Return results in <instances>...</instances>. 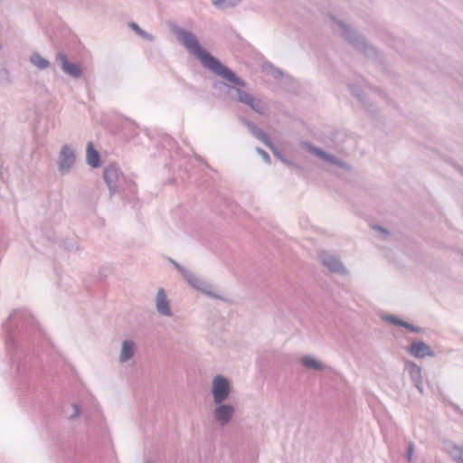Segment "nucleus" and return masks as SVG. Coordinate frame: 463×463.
<instances>
[{"label":"nucleus","instance_id":"nucleus-35","mask_svg":"<svg viewBox=\"0 0 463 463\" xmlns=\"http://www.w3.org/2000/svg\"><path fill=\"white\" fill-rule=\"evenodd\" d=\"M461 463H463V460H461Z\"/></svg>","mask_w":463,"mask_h":463},{"label":"nucleus","instance_id":"nucleus-24","mask_svg":"<svg viewBox=\"0 0 463 463\" xmlns=\"http://www.w3.org/2000/svg\"><path fill=\"white\" fill-rule=\"evenodd\" d=\"M349 88H350V90L352 91L353 95L355 96L363 105H365V102L364 100L363 92L360 90H358L356 87H354L353 85H349Z\"/></svg>","mask_w":463,"mask_h":463},{"label":"nucleus","instance_id":"nucleus-31","mask_svg":"<svg viewBox=\"0 0 463 463\" xmlns=\"http://www.w3.org/2000/svg\"><path fill=\"white\" fill-rule=\"evenodd\" d=\"M271 75H272L275 79H279V78H281V77H282L283 73H282V71H281L279 69L275 68V69H273V70H272V71H271Z\"/></svg>","mask_w":463,"mask_h":463},{"label":"nucleus","instance_id":"nucleus-26","mask_svg":"<svg viewBox=\"0 0 463 463\" xmlns=\"http://www.w3.org/2000/svg\"><path fill=\"white\" fill-rule=\"evenodd\" d=\"M256 152L262 157V159L265 161V163L269 164L270 163V156L261 147H256Z\"/></svg>","mask_w":463,"mask_h":463},{"label":"nucleus","instance_id":"nucleus-13","mask_svg":"<svg viewBox=\"0 0 463 463\" xmlns=\"http://www.w3.org/2000/svg\"><path fill=\"white\" fill-rule=\"evenodd\" d=\"M156 308L157 312L165 317H172L173 312L170 307V302L167 299L166 294L164 288H159L156 297Z\"/></svg>","mask_w":463,"mask_h":463},{"label":"nucleus","instance_id":"nucleus-17","mask_svg":"<svg viewBox=\"0 0 463 463\" xmlns=\"http://www.w3.org/2000/svg\"><path fill=\"white\" fill-rule=\"evenodd\" d=\"M87 162L92 167H98L100 162V156L99 152L93 147L91 142L88 143L87 146Z\"/></svg>","mask_w":463,"mask_h":463},{"label":"nucleus","instance_id":"nucleus-29","mask_svg":"<svg viewBox=\"0 0 463 463\" xmlns=\"http://www.w3.org/2000/svg\"><path fill=\"white\" fill-rule=\"evenodd\" d=\"M5 344H6L7 353L9 354V356H12V354H10V352H11V346L14 344V338L11 335H6Z\"/></svg>","mask_w":463,"mask_h":463},{"label":"nucleus","instance_id":"nucleus-20","mask_svg":"<svg viewBox=\"0 0 463 463\" xmlns=\"http://www.w3.org/2000/svg\"><path fill=\"white\" fill-rule=\"evenodd\" d=\"M449 453L457 463H461V460H463V448L451 445L449 448Z\"/></svg>","mask_w":463,"mask_h":463},{"label":"nucleus","instance_id":"nucleus-3","mask_svg":"<svg viewBox=\"0 0 463 463\" xmlns=\"http://www.w3.org/2000/svg\"><path fill=\"white\" fill-rule=\"evenodd\" d=\"M339 27L343 30L345 38L358 51L363 52L367 57H374L377 55V51L364 41V37L359 35L356 32L353 31L345 23L338 21Z\"/></svg>","mask_w":463,"mask_h":463},{"label":"nucleus","instance_id":"nucleus-23","mask_svg":"<svg viewBox=\"0 0 463 463\" xmlns=\"http://www.w3.org/2000/svg\"><path fill=\"white\" fill-rule=\"evenodd\" d=\"M11 82L9 71L6 69L0 70V83L9 84Z\"/></svg>","mask_w":463,"mask_h":463},{"label":"nucleus","instance_id":"nucleus-9","mask_svg":"<svg viewBox=\"0 0 463 463\" xmlns=\"http://www.w3.org/2000/svg\"><path fill=\"white\" fill-rule=\"evenodd\" d=\"M75 160L74 150L69 145H64L59 156V171L62 175L68 174L73 166Z\"/></svg>","mask_w":463,"mask_h":463},{"label":"nucleus","instance_id":"nucleus-1","mask_svg":"<svg viewBox=\"0 0 463 463\" xmlns=\"http://www.w3.org/2000/svg\"><path fill=\"white\" fill-rule=\"evenodd\" d=\"M172 33L177 37L178 41L194 55L200 60L202 65L207 68L215 75L237 86V100L249 106L258 114L264 115L266 105L259 99H256L241 88L245 87V81L241 79L234 71L223 65L217 58L213 57L199 44L195 35L189 31L180 28L176 25L171 27Z\"/></svg>","mask_w":463,"mask_h":463},{"label":"nucleus","instance_id":"nucleus-32","mask_svg":"<svg viewBox=\"0 0 463 463\" xmlns=\"http://www.w3.org/2000/svg\"><path fill=\"white\" fill-rule=\"evenodd\" d=\"M373 228L383 233L385 237L389 235L388 231L381 226H373Z\"/></svg>","mask_w":463,"mask_h":463},{"label":"nucleus","instance_id":"nucleus-11","mask_svg":"<svg viewBox=\"0 0 463 463\" xmlns=\"http://www.w3.org/2000/svg\"><path fill=\"white\" fill-rule=\"evenodd\" d=\"M321 263L326 267L331 272L339 274V275H346L347 270L343 265L340 259L336 256L330 254H321L319 256Z\"/></svg>","mask_w":463,"mask_h":463},{"label":"nucleus","instance_id":"nucleus-25","mask_svg":"<svg viewBox=\"0 0 463 463\" xmlns=\"http://www.w3.org/2000/svg\"><path fill=\"white\" fill-rule=\"evenodd\" d=\"M386 320L392 325H395L398 326H402V327H403V325L405 324V321L400 319L399 317H397L395 316H388L386 317Z\"/></svg>","mask_w":463,"mask_h":463},{"label":"nucleus","instance_id":"nucleus-27","mask_svg":"<svg viewBox=\"0 0 463 463\" xmlns=\"http://www.w3.org/2000/svg\"><path fill=\"white\" fill-rule=\"evenodd\" d=\"M403 327L407 328L410 332H412V333H420L422 331V329L420 327L416 326L412 324H410L406 321H405V324L403 325Z\"/></svg>","mask_w":463,"mask_h":463},{"label":"nucleus","instance_id":"nucleus-7","mask_svg":"<svg viewBox=\"0 0 463 463\" xmlns=\"http://www.w3.org/2000/svg\"><path fill=\"white\" fill-rule=\"evenodd\" d=\"M34 323L33 317L26 310H15L8 317L7 323L4 326L7 335H12L11 326L15 324L17 327L32 326Z\"/></svg>","mask_w":463,"mask_h":463},{"label":"nucleus","instance_id":"nucleus-21","mask_svg":"<svg viewBox=\"0 0 463 463\" xmlns=\"http://www.w3.org/2000/svg\"><path fill=\"white\" fill-rule=\"evenodd\" d=\"M129 25L138 35L142 36L149 42L154 41V36L141 29L136 23H130Z\"/></svg>","mask_w":463,"mask_h":463},{"label":"nucleus","instance_id":"nucleus-28","mask_svg":"<svg viewBox=\"0 0 463 463\" xmlns=\"http://www.w3.org/2000/svg\"><path fill=\"white\" fill-rule=\"evenodd\" d=\"M413 452H414V444L412 442H411L408 445L407 451H406V456H405L406 459L409 462H411L412 460Z\"/></svg>","mask_w":463,"mask_h":463},{"label":"nucleus","instance_id":"nucleus-22","mask_svg":"<svg viewBox=\"0 0 463 463\" xmlns=\"http://www.w3.org/2000/svg\"><path fill=\"white\" fill-rule=\"evenodd\" d=\"M216 7H232L238 5L241 0H212Z\"/></svg>","mask_w":463,"mask_h":463},{"label":"nucleus","instance_id":"nucleus-14","mask_svg":"<svg viewBox=\"0 0 463 463\" xmlns=\"http://www.w3.org/2000/svg\"><path fill=\"white\" fill-rule=\"evenodd\" d=\"M405 370L409 373V375L414 386L420 391V393H422L423 387L421 378V368L419 365H417L414 362L407 361L405 363Z\"/></svg>","mask_w":463,"mask_h":463},{"label":"nucleus","instance_id":"nucleus-19","mask_svg":"<svg viewBox=\"0 0 463 463\" xmlns=\"http://www.w3.org/2000/svg\"><path fill=\"white\" fill-rule=\"evenodd\" d=\"M30 61L39 70H45L50 66V61L42 57L38 52L32 53Z\"/></svg>","mask_w":463,"mask_h":463},{"label":"nucleus","instance_id":"nucleus-10","mask_svg":"<svg viewBox=\"0 0 463 463\" xmlns=\"http://www.w3.org/2000/svg\"><path fill=\"white\" fill-rule=\"evenodd\" d=\"M181 274L184 277V279L188 282V284L191 285L195 289L202 291L208 296L217 298V296L215 294H213V292H211L209 290L211 286L207 282H205L203 279H201L200 278H198L191 270L187 269L186 268L183 269Z\"/></svg>","mask_w":463,"mask_h":463},{"label":"nucleus","instance_id":"nucleus-18","mask_svg":"<svg viewBox=\"0 0 463 463\" xmlns=\"http://www.w3.org/2000/svg\"><path fill=\"white\" fill-rule=\"evenodd\" d=\"M301 364L307 369L315 371H323L324 365L318 360L311 355H305L301 358Z\"/></svg>","mask_w":463,"mask_h":463},{"label":"nucleus","instance_id":"nucleus-6","mask_svg":"<svg viewBox=\"0 0 463 463\" xmlns=\"http://www.w3.org/2000/svg\"><path fill=\"white\" fill-rule=\"evenodd\" d=\"M55 62L65 74L74 79H79L82 76V69L80 63L69 61L64 52H59L56 54Z\"/></svg>","mask_w":463,"mask_h":463},{"label":"nucleus","instance_id":"nucleus-16","mask_svg":"<svg viewBox=\"0 0 463 463\" xmlns=\"http://www.w3.org/2000/svg\"><path fill=\"white\" fill-rule=\"evenodd\" d=\"M136 352V344L132 340H124L119 354L118 360L121 364H124L130 360Z\"/></svg>","mask_w":463,"mask_h":463},{"label":"nucleus","instance_id":"nucleus-2","mask_svg":"<svg viewBox=\"0 0 463 463\" xmlns=\"http://www.w3.org/2000/svg\"><path fill=\"white\" fill-rule=\"evenodd\" d=\"M104 181L108 185L110 196L116 194H136L137 185L132 180H127L119 167L116 165H109L103 170Z\"/></svg>","mask_w":463,"mask_h":463},{"label":"nucleus","instance_id":"nucleus-5","mask_svg":"<svg viewBox=\"0 0 463 463\" xmlns=\"http://www.w3.org/2000/svg\"><path fill=\"white\" fill-rule=\"evenodd\" d=\"M241 120L242 124L245 127H247V128L250 130V132L251 133V135L254 137H256L257 139L261 141L269 149L271 150V152L274 154V156H276L277 157H279L281 160V157H283V156H281L279 150L272 143L269 137L261 130V128H260L257 125L250 122L247 118H241Z\"/></svg>","mask_w":463,"mask_h":463},{"label":"nucleus","instance_id":"nucleus-34","mask_svg":"<svg viewBox=\"0 0 463 463\" xmlns=\"http://www.w3.org/2000/svg\"><path fill=\"white\" fill-rule=\"evenodd\" d=\"M281 161H282L283 163H285L286 165H293V163H292V162H290V161L287 160L285 157H281Z\"/></svg>","mask_w":463,"mask_h":463},{"label":"nucleus","instance_id":"nucleus-12","mask_svg":"<svg viewBox=\"0 0 463 463\" xmlns=\"http://www.w3.org/2000/svg\"><path fill=\"white\" fill-rule=\"evenodd\" d=\"M407 352L415 358L434 357L435 352L426 343L415 340L407 347Z\"/></svg>","mask_w":463,"mask_h":463},{"label":"nucleus","instance_id":"nucleus-33","mask_svg":"<svg viewBox=\"0 0 463 463\" xmlns=\"http://www.w3.org/2000/svg\"><path fill=\"white\" fill-rule=\"evenodd\" d=\"M174 266L175 267V269L181 273L182 272V269H185L184 267H183L182 265H180L179 263H177L176 261H172Z\"/></svg>","mask_w":463,"mask_h":463},{"label":"nucleus","instance_id":"nucleus-4","mask_svg":"<svg viewBox=\"0 0 463 463\" xmlns=\"http://www.w3.org/2000/svg\"><path fill=\"white\" fill-rule=\"evenodd\" d=\"M232 384L228 378L218 374L213 378L211 394L214 403H222L228 399Z\"/></svg>","mask_w":463,"mask_h":463},{"label":"nucleus","instance_id":"nucleus-8","mask_svg":"<svg viewBox=\"0 0 463 463\" xmlns=\"http://www.w3.org/2000/svg\"><path fill=\"white\" fill-rule=\"evenodd\" d=\"M216 405L213 411V418L221 426H226L233 418L235 407L229 403H214Z\"/></svg>","mask_w":463,"mask_h":463},{"label":"nucleus","instance_id":"nucleus-30","mask_svg":"<svg viewBox=\"0 0 463 463\" xmlns=\"http://www.w3.org/2000/svg\"><path fill=\"white\" fill-rule=\"evenodd\" d=\"M74 413L71 415V419H74L80 416V407L78 404H73Z\"/></svg>","mask_w":463,"mask_h":463},{"label":"nucleus","instance_id":"nucleus-15","mask_svg":"<svg viewBox=\"0 0 463 463\" xmlns=\"http://www.w3.org/2000/svg\"><path fill=\"white\" fill-rule=\"evenodd\" d=\"M306 147L310 153L317 156L318 157L322 158L325 161H327V162H329L335 165H337L339 167L345 166V163L343 161L339 160L333 155H330V154L325 152L324 150L320 149L319 147H317L316 146H313L311 144H307Z\"/></svg>","mask_w":463,"mask_h":463}]
</instances>
